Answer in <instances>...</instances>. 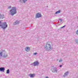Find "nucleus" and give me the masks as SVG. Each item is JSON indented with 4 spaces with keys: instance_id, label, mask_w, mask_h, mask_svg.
I'll return each mask as SVG.
<instances>
[{
    "instance_id": "f257e3e1",
    "label": "nucleus",
    "mask_w": 78,
    "mask_h": 78,
    "mask_svg": "<svg viewBox=\"0 0 78 78\" xmlns=\"http://www.w3.org/2000/svg\"><path fill=\"white\" fill-rule=\"evenodd\" d=\"M10 14L11 16H14V14L17 13V9L16 7H13L10 11Z\"/></svg>"
},
{
    "instance_id": "f03ea898",
    "label": "nucleus",
    "mask_w": 78,
    "mask_h": 78,
    "mask_svg": "<svg viewBox=\"0 0 78 78\" xmlns=\"http://www.w3.org/2000/svg\"><path fill=\"white\" fill-rule=\"evenodd\" d=\"M44 48L47 51H49V50H52V48H51V44H50L48 42L46 44V45L44 46Z\"/></svg>"
},
{
    "instance_id": "7ed1b4c3",
    "label": "nucleus",
    "mask_w": 78,
    "mask_h": 78,
    "mask_svg": "<svg viewBox=\"0 0 78 78\" xmlns=\"http://www.w3.org/2000/svg\"><path fill=\"white\" fill-rule=\"evenodd\" d=\"M8 56V54L5 51H3L2 52H0V59L2 58V57L4 58H6Z\"/></svg>"
},
{
    "instance_id": "20e7f679",
    "label": "nucleus",
    "mask_w": 78,
    "mask_h": 78,
    "mask_svg": "<svg viewBox=\"0 0 78 78\" xmlns=\"http://www.w3.org/2000/svg\"><path fill=\"white\" fill-rule=\"evenodd\" d=\"M0 26L2 28H3V29H4L7 28L8 27V25L6 24V23L5 22L3 23L2 25L0 24Z\"/></svg>"
},
{
    "instance_id": "39448f33",
    "label": "nucleus",
    "mask_w": 78,
    "mask_h": 78,
    "mask_svg": "<svg viewBox=\"0 0 78 78\" xmlns=\"http://www.w3.org/2000/svg\"><path fill=\"white\" fill-rule=\"evenodd\" d=\"M39 64V63L37 61H36L34 62L33 63H32V65L34 66H37Z\"/></svg>"
},
{
    "instance_id": "423d86ee",
    "label": "nucleus",
    "mask_w": 78,
    "mask_h": 78,
    "mask_svg": "<svg viewBox=\"0 0 78 78\" xmlns=\"http://www.w3.org/2000/svg\"><path fill=\"white\" fill-rule=\"evenodd\" d=\"M42 17V15L40 12L38 13L36 15V18H39L40 17Z\"/></svg>"
},
{
    "instance_id": "0eeeda50",
    "label": "nucleus",
    "mask_w": 78,
    "mask_h": 78,
    "mask_svg": "<svg viewBox=\"0 0 78 78\" xmlns=\"http://www.w3.org/2000/svg\"><path fill=\"white\" fill-rule=\"evenodd\" d=\"M51 70H52V72H54V73H57L58 72V69H57V68H56V67H55L53 69V70H52V69H51Z\"/></svg>"
},
{
    "instance_id": "6e6552de",
    "label": "nucleus",
    "mask_w": 78,
    "mask_h": 78,
    "mask_svg": "<svg viewBox=\"0 0 78 78\" xmlns=\"http://www.w3.org/2000/svg\"><path fill=\"white\" fill-rule=\"evenodd\" d=\"M25 50L26 51H29L30 50V47H27L25 48Z\"/></svg>"
},
{
    "instance_id": "1a4fd4ad",
    "label": "nucleus",
    "mask_w": 78,
    "mask_h": 78,
    "mask_svg": "<svg viewBox=\"0 0 78 78\" xmlns=\"http://www.w3.org/2000/svg\"><path fill=\"white\" fill-rule=\"evenodd\" d=\"M19 23V21L18 20L16 21L13 23L14 25H18Z\"/></svg>"
},
{
    "instance_id": "9d476101",
    "label": "nucleus",
    "mask_w": 78,
    "mask_h": 78,
    "mask_svg": "<svg viewBox=\"0 0 78 78\" xmlns=\"http://www.w3.org/2000/svg\"><path fill=\"white\" fill-rule=\"evenodd\" d=\"M27 1V0H20L19 1V2L21 3H25Z\"/></svg>"
},
{
    "instance_id": "9b49d317",
    "label": "nucleus",
    "mask_w": 78,
    "mask_h": 78,
    "mask_svg": "<svg viewBox=\"0 0 78 78\" xmlns=\"http://www.w3.org/2000/svg\"><path fill=\"white\" fill-rule=\"evenodd\" d=\"M69 71H67L66 72V73H65L64 75V77H66V76H67V75H69Z\"/></svg>"
},
{
    "instance_id": "f8f14e48",
    "label": "nucleus",
    "mask_w": 78,
    "mask_h": 78,
    "mask_svg": "<svg viewBox=\"0 0 78 78\" xmlns=\"http://www.w3.org/2000/svg\"><path fill=\"white\" fill-rule=\"evenodd\" d=\"M5 68L4 67H0V71L1 72H4L5 71Z\"/></svg>"
},
{
    "instance_id": "ddd939ff",
    "label": "nucleus",
    "mask_w": 78,
    "mask_h": 78,
    "mask_svg": "<svg viewBox=\"0 0 78 78\" xmlns=\"http://www.w3.org/2000/svg\"><path fill=\"white\" fill-rule=\"evenodd\" d=\"M29 76L30 78H34V74H29Z\"/></svg>"
},
{
    "instance_id": "4468645a",
    "label": "nucleus",
    "mask_w": 78,
    "mask_h": 78,
    "mask_svg": "<svg viewBox=\"0 0 78 78\" xmlns=\"http://www.w3.org/2000/svg\"><path fill=\"white\" fill-rule=\"evenodd\" d=\"M60 12H61V11H60V10H59L58 11H57L55 12V14H59V13H60Z\"/></svg>"
},
{
    "instance_id": "2eb2a0df",
    "label": "nucleus",
    "mask_w": 78,
    "mask_h": 78,
    "mask_svg": "<svg viewBox=\"0 0 78 78\" xmlns=\"http://www.w3.org/2000/svg\"><path fill=\"white\" fill-rule=\"evenodd\" d=\"M6 73H7L8 74H9V69H8L7 70Z\"/></svg>"
},
{
    "instance_id": "dca6fc26",
    "label": "nucleus",
    "mask_w": 78,
    "mask_h": 78,
    "mask_svg": "<svg viewBox=\"0 0 78 78\" xmlns=\"http://www.w3.org/2000/svg\"><path fill=\"white\" fill-rule=\"evenodd\" d=\"M3 17V15L2 16L1 14H0V19H2Z\"/></svg>"
},
{
    "instance_id": "f3484780",
    "label": "nucleus",
    "mask_w": 78,
    "mask_h": 78,
    "mask_svg": "<svg viewBox=\"0 0 78 78\" xmlns=\"http://www.w3.org/2000/svg\"><path fill=\"white\" fill-rule=\"evenodd\" d=\"M58 61L59 62H61L62 61V59H61L60 60H59Z\"/></svg>"
},
{
    "instance_id": "a211bd4d",
    "label": "nucleus",
    "mask_w": 78,
    "mask_h": 78,
    "mask_svg": "<svg viewBox=\"0 0 78 78\" xmlns=\"http://www.w3.org/2000/svg\"><path fill=\"white\" fill-rule=\"evenodd\" d=\"M76 34L77 35H78V30L76 32Z\"/></svg>"
},
{
    "instance_id": "6ab92c4d",
    "label": "nucleus",
    "mask_w": 78,
    "mask_h": 78,
    "mask_svg": "<svg viewBox=\"0 0 78 78\" xmlns=\"http://www.w3.org/2000/svg\"><path fill=\"white\" fill-rule=\"evenodd\" d=\"M76 44H78V39L76 40Z\"/></svg>"
},
{
    "instance_id": "aec40b11",
    "label": "nucleus",
    "mask_w": 78,
    "mask_h": 78,
    "mask_svg": "<svg viewBox=\"0 0 78 78\" xmlns=\"http://www.w3.org/2000/svg\"><path fill=\"white\" fill-rule=\"evenodd\" d=\"M59 20L61 22L62 21V19H59Z\"/></svg>"
},
{
    "instance_id": "412c9836",
    "label": "nucleus",
    "mask_w": 78,
    "mask_h": 78,
    "mask_svg": "<svg viewBox=\"0 0 78 78\" xmlns=\"http://www.w3.org/2000/svg\"><path fill=\"white\" fill-rule=\"evenodd\" d=\"M66 27V25L64 26H63L62 27H61V28H64V27Z\"/></svg>"
},
{
    "instance_id": "4be33fe9",
    "label": "nucleus",
    "mask_w": 78,
    "mask_h": 78,
    "mask_svg": "<svg viewBox=\"0 0 78 78\" xmlns=\"http://www.w3.org/2000/svg\"><path fill=\"white\" fill-rule=\"evenodd\" d=\"M37 52L34 53V55H37Z\"/></svg>"
},
{
    "instance_id": "5701e85b",
    "label": "nucleus",
    "mask_w": 78,
    "mask_h": 78,
    "mask_svg": "<svg viewBox=\"0 0 78 78\" xmlns=\"http://www.w3.org/2000/svg\"><path fill=\"white\" fill-rule=\"evenodd\" d=\"M62 65H60L59 66V67H62Z\"/></svg>"
},
{
    "instance_id": "b1692460",
    "label": "nucleus",
    "mask_w": 78,
    "mask_h": 78,
    "mask_svg": "<svg viewBox=\"0 0 78 78\" xmlns=\"http://www.w3.org/2000/svg\"><path fill=\"white\" fill-rule=\"evenodd\" d=\"M46 78H48V76H46Z\"/></svg>"
},
{
    "instance_id": "393cba45",
    "label": "nucleus",
    "mask_w": 78,
    "mask_h": 78,
    "mask_svg": "<svg viewBox=\"0 0 78 78\" xmlns=\"http://www.w3.org/2000/svg\"><path fill=\"white\" fill-rule=\"evenodd\" d=\"M9 8H11V6H10L9 7Z\"/></svg>"
},
{
    "instance_id": "a878e982",
    "label": "nucleus",
    "mask_w": 78,
    "mask_h": 78,
    "mask_svg": "<svg viewBox=\"0 0 78 78\" xmlns=\"http://www.w3.org/2000/svg\"><path fill=\"white\" fill-rule=\"evenodd\" d=\"M1 23V21H0V23Z\"/></svg>"
}]
</instances>
